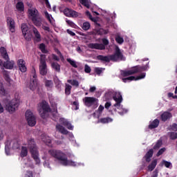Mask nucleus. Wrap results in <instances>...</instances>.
I'll use <instances>...</instances> for the list:
<instances>
[{
    "label": "nucleus",
    "instance_id": "e2e57ef3",
    "mask_svg": "<svg viewBox=\"0 0 177 177\" xmlns=\"http://www.w3.org/2000/svg\"><path fill=\"white\" fill-rule=\"evenodd\" d=\"M95 71L97 75H100L102 74V69L100 68H96Z\"/></svg>",
    "mask_w": 177,
    "mask_h": 177
},
{
    "label": "nucleus",
    "instance_id": "c85d7f7f",
    "mask_svg": "<svg viewBox=\"0 0 177 177\" xmlns=\"http://www.w3.org/2000/svg\"><path fill=\"white\" fill-rule=\"evenodd\" d=\"M73 86L68 84H65V95L68 96L69 95H71V89Z\"/></svg>",
    "mask_w": 177,
    "mask_h": 177
},
{
    "label": "nucleus",
    "instance_id": "774afa93",
    "mask_svg": "<svg viewBox=\"0 0 177 177\" xmlns=\"http://www.w3.org/2000/svg\"><path fill=\"white\" fill-rule=\"evenodd\" d=\"M43 30H44L45 31H50V28L48 26H42Z\"/></svg>",
    "mask_w": 177,
    "mask_h": 177
},
{
    "label": "nucleus",
    "instance_id": "a878e982",
    "mask_svg": "<svg viewBox=\"0 0 177 177\" xmlns=\"http://www.w3.org/2000/svg\"><path fill=\"white\" fill-rule=\"evenodd\" d=\"M156 167H157V159L152 160L151 164L148 165V171H153Z\"/></svg>",
    "mask_w": 177,
    "mask_h": 177
},
{
    "label": "nucleus",
    "instance_id": "bb28decb",
    "mask_svg": "<svg viewBox=\"0 0 177 177\" xmlns=\"http://www.w3.org/2000/svg\"><path fill=\"white\" fill-rule=\"evenodd\" d=\"M51 68L57 73H60V64L57 62L51 63Z\"/></svg>",
    "mask_w": 177,
    "mask_h": 177
},
{
    "label": "nucleus",
    "instance_id": "69168bd1",
    "mask_svg": "<svg viewBox=\"0 0 177 177\" xmlns=\"http://www.w3.org/2000/svg\"><path fill=\"white\" fill-rule=\"evenodd\" d=\"M111 106V102H107L105 103V109H106L107 110H109V109H110Z\"/></svg>",
    "mask_w": 177,
    "mask_h": 177
},
{
    "label": "nucleus",
    "instance_id": "2eb2a0df",
    "mask_svg": "<svg viewBox=\"0 0 177 177\" xmlns=\"http://www.w3.org/2000/svg\"><path fill=\"white\" fill-rule=\"evenodd\" d=\"M88 48L90 49H97L99 50H104L106 47L103 44H98V43H90L88 45Z\"/></svg>",
    "mask_w": 177,
    "mask_h": 177
},
{
    "label": "nucleus",
    "instance_id": "7ed1b4c3",
    "mask_svg": "<svg viewBox=\"0 0 177 177\" xmlns=\"http://www.w3.org/2000/svg\"><path fill=\"white\" fill-rule=\"evenodd\" d=\"M28 16L36 27H41L42 24V17L39 16V12L37 8L28 9Z\"/></svg>",
    "mask_w": 177,
    "mask_h": 177
},
{
    "label": "nucleus",
    "instance_id": "ddd939ff",
    "mask_svg": "<svg viewBox=\"0 0 177 177\" xmlns=\"http://www.w3.org/2000/svg\"><path fill=\"white\" fill-rule=\"evenodd\" d=\"M64 14L66 17H78V12L67 8L64 10Z\"/></svg>",
    "mask_w": 177,
    "mask_h": 177
},
{
    "label": "nucleus",
    "instance_id": "f03ea898",
    "mask_svg": "<svg viewBox=\"0 0 177 177\" xmlns=\"http://www.w3.org/2000/svg\"><path fill=\"white\" fill-rule=\"evenodd\" d=\"M0 53L1 55V57H3L4 60H6V62H3L2 59H0L1 67H4V68H7L8 70H12V68H13V65L15 64V62H13V61H10L6 48L5 47H1Z\"/></svg>",
    "mask_w": 177,
    "mask_h": 177
},
{
    "label": "nucleus",
    "instance_id": "f257e3e1",
    "mask_svg": "<svg viewBox=\"0 0 177 177\" xmlns=\"http://www.w3.org/2000/svg\"><path fill=\"white\" fill-rule=\"evenodd\" d=\"M48 154H50L51 157H53V158H56V160L60 161L62 165H64V167H67V165H69L70 167L77 166V163H75V162L69 160L67 158L66 153H63L60 150L50 149L48 151Z\"/></svg>",
    "mask_w": 177,
    "mask_h": 177
},
{
    "label": "nucleus",
    "instance_id": "de8ad7c7",
    "mask_svg": "<svg viewBox=\"0 0 177 177\" xmlns=\"http://www.w3.org/2000/svg\"><path fill=\"white\" fill-rule=\"evenodd\" d=\"M44 15H45V17L47 19V20H48V21H50V23H51L52 19H50V17H52V15H49V12H48V11H45Z\"/></svg>",
    "mask_w": 177,
    "mask_h": 177
},
{
    "label": "nucleus",
    "instance_id": "473e14b6",
    "mask_svg": "<svg viewBox=\"0 0 177 177\" xmlns=\"http://www.w3.org/2000/svg\"><path fill=\"white\" fill-rule=\"evenodd\" d=\"M21 31H22L23 35L30 32L28 30V26H27V24H22L21 26Z\"/></svg>",
    "mask_w": 177,
    "mask_h": 177
},
{
    "label": "nucleus",
    "instance_id": "864d4df0",
    "mask_svg": "<svg viewBox=\"0 0 177 177\" xmlns=\"http://www.w3.org/2000/svg\"><path fill=\"white\" fill-rule=\"evenodd\" d=\"M102 45H104V46H107V45H109V39H106V38H103L102 39Z\"/></svg>",
    "mask_w": 177,
    "mask_h": 177
},
{
    "label": "nucleus",
    "instance_id": "423d86ee",
    "mask_svg": "<svg viewBox=\"0 0 177 177\" xmlns=\"http://www.w3.org/2000/svg\"><path fill=\"white\" fill-rule=\"evenodd\" d=\"M20 106V100L17 98H14L6 104V110L10 113V114H13Z\"/></svg>",
    "mask_w": 177,
    "mask_h": 177
},
{
    "label": "nucleus",
    "instance_id": "c756f323",
    "mask_svg": "<svg viewBox=\"0 0 177 177\" xmlns=\"http://www.w3.org/2000/svg\"><path fill=\"white\" fill-rule=\"evenodd\" d=\"M67 82L68 84H71L72 86H75L76 88L80 86V82L77 80H68Z\"/></svg>",
    "mask_w": 177,
    "mask_h": 177
},
{
    "label": "nucleus",
    "instance_id": "39448f33",
    "mask_svg": "<svg viewBox=\"0 0 177 177\" xmlns=\"http://www.w3.org/2000/svg\"><path fill=\"white\" fill-rule=\"evenodd\" d=\"M28 147L30 150V154L35 160L36 164H40L41 160L39 159V152H38V148L35 144L34 139H30L28 141Z\"/></svg>",
    "mask_w": 177,
    "mask_h": 177
},
{
    "label": "nucleus",
    "instance_id": "ea45409f",
    "mask_svg": "<svg viewBox=\"0 0 177 177\" xmlns=\"http://www.w3.org/2000/svg\"><path fill=\"white\" fill-rule=\"evenodd\" d=\"M66 22L70 27H72V28H75V27H77V25H75V24L71 20L66 19Z\"/></svg>",
    "mask_w": 177,
    "mask_h": 177
},
{
    "label": "nucleus",
    "instance_id": "7c9ffc66",
    "mask_svg": "<svg viewBox=\"0 0 177 177\" xmlns=\"http://www.w3.org/2000/svg\"><path fill=\"white\" fill-rule=\"evenodd\" d=\"M28 154V149H27V147H22L21 151V157L22 158L27 157Z\"/></svg>",
    "mask_w": 177,
    "mask_h": 177
},
{
    "label": "nucleus",
    "instance_id": "6e6d98bb",
    "mask_svg": "<svg viewBox=\"0 0 177 177\" xmlns=\"http://www.w3.org/2000/svg\"><path fill=\"white\" fill-rule=\"evenodd\" d=\"M170 128H171V131H174L175 132H176V131H177V124L174 123L171 126H170Z\"/></svg>",
    "mask_w": 177,
    "mask_h": 177
},
{
    "label": "nucleus",
    "instance_id": "58836bf2",
    "mask_svg": "<svg viewBox=\"0 0 177 177\" xmlns=\"http://www.w3.org/2000/svg\"><path fill=\"white\" fill-rule=\"evenodd\" d=\"M44 84L46 88H52L53 86V82L52 80H46Z\"/></svg>",
    "mask_w": 177,
    "mask_h": 177
},
{
    "label": "nucleus",
    "instance_id": "1a4fd4ad",
    "mask_svg": "<svg viewBox=\"0 0 177 177\" xmlns=\"http://www.w3.org/2000/svg\"><path fill=\"white\" fill-rule=\"evenodd\" d=\"M111 62H122V60H125L124 57V55L121 53V50L118 46H116L115 48V52L113 54L110 55Z\"/></svg>",
    "mask_w": 177,
    "mask_h": 177
},
{
    "label": "nucleus",
    "instance_id": "cd10ccee",
    "mask_svg": "<svg viewBox=\"0 0 177 177\" xmlns=\"http://www.w3.org/2000/svg\"><path fill=\"white\" fill-rule=\"evenodd\" d=\"M39 49L41 50V53H49V51L48 50V49H46V46L44 43L39 44Z\"/></svg>",
    "mask_w": 177,
    "mask_h": 177
},
{
    "label": "nucleus",
    "instance_id": "c03bdc74",
    "mask_svg": "<svg viewBox=\"0 0 177 177\" xmlns=\"http://www.w3.org/2000/svg\"><path fill=\"white\" fill-rule=\"evenodd\" d=\"M92 71V69L90 66H88V64H85L84 66V73H86V74H89Z\"/></svg>",
    "mask_w": 177,
    "mask_h": 177
},
{
    "label": "nucleus",
    "instance_id": "f704fd0d",
    "mask_svg": "<svg viewBox=\"0 0 177 177\" xmlns=\"http://www.w3.org/2000/svg\"><path fill=\"white\" fill-rule=\"evenodd\" d=\"M66 62H68V63H69L71 66H72V67H74V68H78V65H77V62L71 59V58H67Z\"/></svg>",
    "mask_w": 177,
    "mask_h": 177
},
{
    "label": "nucleus",
    "instance_id": "49530a36",
    "mask_svg": "<svg viewBox=\"0 0 177 177\" xmlns=\"http://www.w3.org/2000/svg\"><path fill=\"white\" fill-rule=\"evenodd\" d=\"M115 41L118 42V44H120V45L124 43V39L120 36L115 38Z\"/></svg>",
    "mask_w": 177,
    "mask_h": 177
},
{
    "label": "nucleus",
    "instance_id": "052dcab7",
    "mask_svg": "<svg viewBox=\"0 0 177 177\" xmlns=\"http://www.w3.org/2000/svg\"><path fill=\"white\" fill-rule=\"evenodd\" d=\"M73 104L75 106V110H78V109H80V104H78V102L74 101Z\"/></svg>",
    "mask_w": 177,
    "mask_h": 177
},
{
    "label": "nucleus",
    "instance_id": "603ef678",
    "mask_svg": "<svg viewBox=\"0 0 177 177\" xmlns=\"http://www.w3.org/2000/svg\"><path fill=\"white\" fill-rule=\"evenodd\" d=\"M82 5L86 6V8H89V3H88V1L86 0H80Z\"/></svg>",
    "mask_w": 177,
    "mask_h": 177
},
{
    "label": "nucleus",
    "instance_id": "dca6fc26",
    "mask_svg": "<svg viewBox=\"0 0 177 177\" xmlns=\"http://www.w3.org/2000/svg\"><path fill=\"white\" fill-rule=\"evenodd\" d=\"M113 100L116 102V103L114 104L115 107H117V106H121V102H122V95H121L120 92L115 93V95L113 96Z\"/></svg>",
    "mask_w": 177,
    "mask_h": 177
},
{
    "label": "nucleus",
    "instance_id": "4d7b16f0",
    "mask_svg": "<svg viewBox=\"0 0 177 177\" xmlns=\"http://www.w3.org/2000/svg\"><path fill=\"white\" fill-rule=\"evenodd\" d=\"M44 1H45L46 8L48 9H49L50 10H52V7L50 6V3H49V0H44Z\"/></svg>",
    "mask_w": 177,
    "mask_h": 177
},
{
    "label": "nucleus",
    "instance_id": "a18cd8bd",
    "mask_svg": "<svg viewBox=\"0 0 177 177\" xmlns=\"http://www.w3.org/2000/svg\"><path fill=\"white\" fill-rule=\"evenodd\" d=\"M64 127H66V128L68 129H69L70 131H73V129H74V126H73V124H71V123H70V122H68Z\"/></svg>",
    "mask_w": 177,
    "mask_h": 177
},
{
    "label": "nucleus",
    "instance_id": "412c9836",
    "mask_svg": "<svg viewBox=\"0 0 177 177\" xmlns=\"http://www.w3.org/2000/svg\"><path fill=\"white\" fill-rule=\"evenodd\" d=\"M159 125H160V120L158 119H155L149 125V129H156V128H158Z\"/></svg>",
    "mask_w": 177,
    "mask_h": 177
},
{
    "label": "nucleus",
    "instance_id": "9b49d317",
    "mask_svg": "<svg viewBox=\"0 0 177 177\" xmlns=\"http://www.w3.org/2000/svg\"><path fill=\"white\" fill-rule=\"evenodd\" d=\"M145 77H146V73H142L137 77L130 76L128 77L122 78V80L123 82H128V81H138L139 80H143Z\"/></svg>",
    "mask_w": 177,
    "mask_h": 177
},
{
    "label": "nucleus",
    "instance_id": "a211bd4d",
    "mask_svg": "<svg viewBox=\"0 0 177 177\" xmlns=\"http://www.w3.org/2000/svg\"><path fill=\"white\" fill-rule=\"evenodd\" d=\"M97 60H100L102 63H110L111 62V57L110 55L106 56L100 55L97 56Z\"/></svg>",
    "mask_w": 177,
    "mask_h": 177
},
{
    "label": "nucleus",
    "instance_id": "9d476101",
    "mask_svg": "<svg viewBox=\"0 0 177 177\" xmlns=\"http://www.w3.org/2000/svg\"><path fill=\"white\" fill-rule=\"evenodd\" d=\"M25 116L28 122V125H29V127H35L37 124V119L35 118V116L32 112H31L30 110H27L25 113Z\"/></svg>",
    "mask_w": 177,
    "mask_h": 177
},
{
    "label": "nucleus",
    "instance_id": "b1692460",
    "mask_svg": "<svg viewBox=\"0 0 177 177\" xmlns=\"http://www.w3.org/2000/svg\"><path fill=\"white\" fill-rule=\"evenodd\" d=\"M56 129L60 132V133H62V135H68V131L63 126L60 124H57L56 125Z\"/></svg>",
    "mask_w": 177,
    "mask_h": 177
},
{
    "label": "nucleus",
    "instance_id": "6e6552de",
    "mask_svg": "<svg viewBox=\"0 0 177 177\" xmlns=\"http://www.w3.org/2000/svg\"><path fill=\"white\" fill-rule=\"evenodd\" d=\"M38 77L37 76V73L35 68L32 67L30 73V82L29 85V88L30 91H35L38 85Z\"/></svg>",
    "mask_w": 177,
    "mask_h": 177
},
{
    "label": "nucleus",
    "instance_id": "393cba45",
    "mask_svg": "<svg viewBox=\"0 0 177 177\" xmlns=\"http://www.w3.org/2000/svg\"><path fill=\"white\" fill-rule=\"evenodd\" d=\"M113 120L111 118L106 117V118H102L100 119L97 122H100L101 124H109V122H112Z\"/></svg>",
    "mask_w": 177,
    "mask_h": 177
},
{
    "label": "nucleus",
    "instance_id": "aec40b11",
    "mask_svg": "<svg viewBox=\"0 0 177 177\" xmlns=\"http://www.w3.org/2000/svg\"><path fill=\"white\" fill-rule=\"evenodd\" d=\"M153 154H154V151L153 149H149L145 156H144V158H145L146 162H150L151 161V157H153Z\"/></svg>",
    "mask_w": 177,
    "mask_h": 177
},
{
    "label": "nucleus",
    "instance_id": "8fccbe9b",
    "mask_svg": "<svg viewBox=\"0 0 177 177\" xmlns=\"http://www.w3.org/2000/svg\"><path fill=\"white\" fill-rule=\"evenodd\" d=\"M104 110V106H103L102 105H100L98 107V109L96 111L100 115V114H102L103 113Z\"/></svg>",
    "mask_w": 177,
    "mask_h": 177
},
{
    "label": "nucleus",
    "instance_id": "6ab92c4d",
    "mask_svg": "<svg viewBox=\"0 0 177 177\" xmlns=\"http://www.w3.org/2000/svg\"><path fill=\"white\" fill-rule=\"evenodd\" d=\"M170 118H172V113H171V112L165 111L160 115L161 121H163V122L168 121Z\"/></svg>",
    "mask_w": 177,
    "mask_h": 177
},
{
    "label": "nucleus",
    "instance_id": "4be33fe9",
    "mask_svg": "<svg viewBox=\"0 0 177 177\" xmlns=\"http://www.w3.org/2000/svg\"><path fill=\"white\" fill-rule=\"evenodd\" d=\"M32 31H33V33H34L35 37L36 38L37 42H41L42 39L41 37V33H39V32L38 31V29H37V28H35V27H33L32 28Z\"/></svg>",
    "mask_w": 177,
    "mask_h": 177
},
{
    "label": "nucleus",
    "instance_id": "2f4dec72",
    "mask_svg": "<svg viewBox=\"0 0 177 177\" xmlns=\"http://www.w3.org/2000/svg\"><path fill=\"white\" fill-rule=\"evenodd\" d=\"M8 92L6 91V89H5L3 84L0 82V95H1V96H6Z\"/></svg>",
    "mask_w": 177,
    "mask_h": 177
},
{
    "label": "nucleus",
    "instance_id": "338daca9",
    "mask_svg": "<svg viewBox=\"0 0 177 177\" xmlns=\"http://www.w3.org/2000/svg\"><path fill=\"white\" fill-rule=\"evenodd\" d=\"M95 91H96L95 86H91L89 89V92H91V93H93V92H95Z\"/></svg>",
    "mask_w": 177,
    "mask_h": 177
},
{
    "label": "nucleus",
    "instance_id": "3c124183",
    "mask_svg": "<svg viewBox=\"0 0 177 177\" xmlns=\"http://www.w3.org/2000/svg\"><path fill=\"white\" fill-rule=\"evenodd\" d=\"M25 177H34V174L32 173V171H30V170L26 171Z\"/></svg>",
    "mask_w": 177,
    "mask_h": 177
},
{
    "label": "nucleus",
    "instance_id": "f3484780",
    "mask_svg": "<svg viewBox=\"0 0 177 177\" xmlns=\"http://www.w3.org/2000/svg\"><path fill=\"white\" fill-rule=\"evenodd\" d=\"M17 66L21 73H26L27 71V66H26V62L23 59L17 60Z\"/></svg>",
    "mask_w": 177,
    "mask_h": 177
},
{
    "label": "nucleus",
    "instance_id": "37998d69",
    "mask_svg": "<svg viewBox=\"0 0 177 177\" xmlns=\"http://www.w3.org/2000/svg\"><path fill=\"white\" fill-rule=\"evenodd\" d=\"M39 114L40 116L43 118V120H45V118H46V114H48V112L46 111H42V109L39 110Z\"/></svg>",
    "mask_w": 177,
    "mask_h": 177
},
{
    "label": "nucleus",
    "instance_id": "5701e85b",
    "mask_svg": "<svg viewBox=\"0 0 177 177\" xmlns=\"http://www.w3.org/2000/svg\"><path fill=\"white\" fill-rule=\"evenodd\" d=\"M15 8L18 12L23 13V12H24V3H23V1L17 2Z\"/></svg>",
    "mask_w": 177,
    "mask_h": 177
},
{
    "label": "nucleus",
    "instance_id": "20e7f679",
    "mask_svg": "<svg viewBox=\"0 0 177 177\" xmlns=\"http://www.w3.org/2000/svg\"><path fill=\"white\" fill-rule=\"evenodd\" d=\"M149 68V62L145 66H136L131 70L121 71L120 74L122 77H129V75H133L138 74V73H142V71H146Z\"/></svg>",
    "mask_w": 177,
    "mask_h": 177
},
{
    "label": "nucleus",
    "instance_id": "4468645a",
    "mask_svg": "<svg viewBox=\"0 0 177 177\" xmlns=\"http://www.w3.org/2000/svg\"><path fill=\"white\" fill-rule=\"evenodd\" d=\"M7 24H8V28L11 32H15V31H16V25L15 23V19H13L10 17H8L7 18Z\"/></svg>",
    "mask_w": 177,
    "mask_h": 177
},
{
    "label": "nucleus",
    "instance_id": "72a5a7b5",
    "mask_svg": "<svg viewBox=\"0 0 177 177\" xmlns=\"http://www.w3.org/2000/svg\"><path fill=\"white\" fill-rule=\"evenodd\" d=\"M41 110L43 111H46V113H50L52 111L49 105H48L46 104H42Z\"/></svg>",
    "mask_w": 177,
    "mask_h": 177
},
{
    "label": "nucleus",
    "instance_id": "f8f14e48",
    "mask_svg": "<svg viewBox=\"0 0 177 177\" xmlns=\"http://www.w3.org/2000/svg\"><path fill=\"white\" fill-rule=\"evenodd\" d=\"M84 102L85 106L87 107H91L93 104H97V99L93 97H85Z\"/></svg>",
    "mask_w": 177,
    "mask_h": 177
},
{
    "label": "nucleus",
    "instance_id": "0eeeda50",
    "mask_svg": "<svg viewBox=\"0 0 177 177\" xmlns=\"http://www.w3.org/2000/svg\"><path fill=\"white\" fill-rule=\"evenodd\" d=\"M39 71L41 75L45 76L48 74V65L46 64V55H40V64L39 65Z\"/></svg>",
    "mask_w": 177,
    "mask_h": 177
},
{
    "label": "nucleus",
    "instance_id": "a19ab883",
    "mask_svg": "<svg viewBox=\"0 0 177 177\" xmlns=\"http://www.w3.org/2000/svg\"><path fill=\"white\" fill-rule=\"evenodd\" d=\"M169 138H170L171 140H175L176 139H177V133L170 132Z\"/></svg>",
    "mask_w": 177,
    "mask_h": 177
},
{
    "label": "nucleus",
    "instance_id": "4c0bfd02",
    "mask_svg": "<svg viewBox=\"0 0 177 177\" xmlns=\"http://www.w3.org/2000/svg\"><path fill=\"white\" fill-rule=\"evenodd\" d=\"M82 28L83 30H84V31H88V30H89V28H91V24H89V22L83 23V26H82Z\"/></svg>",
    "mask_w": 177,
    "mask_h": 177
},
{
    "label": "nucleus",
    "instance_id": "0e129e2a",
    "mask_svg": "<svg viewBox=\"0 0 177 177\" xmlns=\"http://www.w3.org/2000/svg\"><path fill=\"white\" fill-rule=\"evenodd\" d=\"M151 177H158V170L153 171Z\"/></svg>",
    "mask_w": 177,
    "mask_h": 177
},
{
    "label": "nucleus",
    "instance_id": "5fc2aeb1",
    "mask_svg": "<svg viewBox=\"0 0 177 177\" xmlns=\"http://www.w3.org/2000/svg\"><path fill=\"white\" fill-rule=\"evenodd\" d=\"M68 121L66 119H64V118H59V122H61V124H62V125H65Z\"/></svg>",
    "mask_w": 177,
    "mask_h": 177
},
{
    "label": "nucleus",
    "instance_id": "09e8293b",
    "mask_svg": "<svg viewBox=\"0 0 177 177\" xmlns=\"http://www.w3.org/2000/svg\"><path fill=\"white\" fill-rule=\"evenodd\" d=\"M165 151V148H161L158 151V153H156V156L157 157H160V156L164 154Z\"/></svg>",
    "mask_w": 177,
    "mask_h": 177
},
{
    "label": "nucleus",
    "instance_id": "680f3d73",
    "mask_svg": "<svg viewBox=\"0 0 177 177\" xmlns=\"http://www.w3.org/2000/svg\"><path fill=\"white\" fill-rule=\"evenodd\" d=\"M66 32L68 34H69V35H71V37H75V32L70 30L69 29H67Z\"/></svg>",
    "mask_w": 177,
    "mask_h": 177
},
{
    "label": "nucleus",
    "instance_id": "bf43d9fd",
    "mask_svg": "<svg viewBox=\"0 0 177 177\" xmlns=\"http://www.w3.org/2000/svg\"><path fill=\"white\" fill-rule=\"evenodd\" d=\"M57 55L59 56L61 60H64V57L63 56V54H62V52H60V50H57Z\"/></svg>",
    "mask_w": 177,
    "mask_h": 177
},
{
    "label": "nucleus",
    "instance_id": "c9c22d12",
    "mask_svg": "<svg viewBox=\"0 0 177 177\" xmlns=\"http://www.w3.org/2000/svg\"><path fill=\"white\" fill-rule=\"evenodd\" d=\"M23 35L26 41H31V38H32V34L30 33V32H26V33H24Z\"/></svg>",
    "mask_w": 177,
    "mask_h": 177
},
{
    "label": "nucleus",
    "instance_id": "e433bc0d",
    "mask_svg": "<svg viewBox=\"0 0 177 177\" xmlns=\"http://www.w3.org/2000/svg\"><path fill=\"white\" fill-rule=\"evenodd\" d=\"M161 146H162V140H159L157 141L156 145L153 146V150H158V149H160V147Z\"/></svg>",
    "mask_w": 177,
    "mask_h": 177
},
{
    "label": "nucleus",
    "instance_id": "13d9d810",
    "mask_svg": "<svg viewBox=\"0 0 177 177\" xmlns=\"http://www.w3.org/2000/svg\"><path fill=\"white\" fill-rule=\"evenodd\" d=\"M51 56H52L53 59L55 60V62L60 61V58H59V57H57V55H56L55 54H52Z\"/></svg>",
    "mask_w": 177,
    "mask_h": 177
},
{
    "label": "nucleus",
    "instance_id": "79ce46f5",
    "mask_svg": "<svg viewBox=\"0 0 177 177\" xmlns=\"http://www.w3.org/2000/svg\"><path fill=\"white\" fill-rule=\"evenodd\" d=\"M162 163L163 164V165H165V167H166V168H169L170 167H172V163H171V162L162 160Z\"/></svg>",
    "mask_w": 177,
    "mask_h": 177
}]
</instances>
